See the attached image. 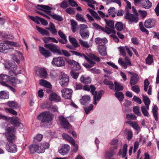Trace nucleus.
Wrapping results in <instances>:
<instances>
[{"label":"nucleus","mask_w":159,"mask_h":159,"mask_svg":"<svg viewBox=\"0 0 159 159\" xmlns=\"http://www.w3.org/2000/svg\"><path fill=\"white\" fill-rule=\"evenodd\" d=\"M49 26L50 27V31L52 34L54 35L57 34V31L54 25L51 22L49 25Z\"/></svg>","instance_id":"nucleus-47"},{"label":"nucleus","mask_w":159,"mask_h":159,"mask_svg":"<svg viewBox=\"0 0 159 159\" xmlns=\"http://www.w3.org/2000/svg\"><path fill=\"white\" fill-rule=\"evenodd\" d=\"M7 104L9 107L13 108L14 109H16L19 107L17 103L15 101H8L7 102Z\"/></svg>","instance_id":"nucleus-34"},{"label":"nucleus","mask_w":159,"mask_h":159,"mask_svg":"<svg viewBox=\"0 0 159 159\" xmlns=\"http://www.w3.org/2000/svg\"><path fill=\"white\" fill-rule=\"evenodd\" d=\"M137 117L132 114H128L127 115L126 118L128 119L135 120L136 119Z\"/></svg>","instance_id":"nucleus-61"},{"label":"nucleus","mask_w":159,"mask_h":159,"mask_svg":"<svg viewBox=\"0 0 159 159\" xmlns=\"http://www.w3.org/2000/svg\"><path fill=\"white\" fill-rule=\"evenodd\" d=\"M125 18L131 22H137L139 18L137 15L131 14L128 10L126 11L125 16Z\"/></svg>","instance_id":"nucleus-9"},{"label":"nucleus","mask_w":159,"mask_h":159,"mask_svg":"<svg viewBox=\"0 0 159 159\" xmlns=\"http://www.w3.org/2000/svg\"><path fill=\"white\" fill-rule=\"evenodd\" d=\"M131 89L133 91L137 93L139 92L140 90L139 86L137 85L132 86Z\"/></svg>","instance_id":"nucleus-62"},{"label":"nucleus","mask_w":159,"mask_h":159,"mask_svg":"<svg viewBox=\"0 0 159 159\" xmlns=\"http://www.w3.org/2000/svg\"><path fill=\"white\" fill-rule=\"evenodd\" d=\"M76 20L79 21L84 22H86L83 16L79 13H77L76 15Z\"/></svg>","instance_id":"nucleus-49"},{"label":"nucleus","mask_w":159,"mask_h":159,"mask_svg":"<svg viewBox=\"0 0 159 159\" xmlns=\"http://www.w3.org/2000/svg\"><path fill=\"white\" fill-rule=\"evenodd\" d=\"M139 26L140 27V29L141 31L146 33L147 34H148V31L143 27V24L142 22H139Z\"/></svg>","instance_id":"nucleus-58"},{"label":"nucleus","mask_w":159,"mask_h":159,"mask_svg":"<svg viewBox=\"0 0 159 159\" xmlns=\"http://www.w3.org/2000/svg\"><path fill=\"white\" fill-rule=\"evenodd\" d=\"M89 57V58L92 60H94L98 62L100 61V59L99 57L93 54H90Z\"/></svg>","instance_id":"nucleus-53"},{"label":"nucleus","mask_w":159,"mask_h":159,"mask_svg":"<svg viewBox=\"0 0 159 159\" xmlns=\"http://www.w3.org/2000/svg\"><path fill=\"white\" fill-rule=\"evenodd\" d=\"M79 27L80 28L79 32L85 31V30L88 28L87 25L83 24L79 25Z\"/></svg>","instance_id":"nucleus-57"},{"label":"nucleus","mask_w":159,"mask_h":159,"mask_svg":"<svg viewBox=\"0 0 159 159\" xmlns=\"http://www.w3.org/2000/svg\"><path fill=\"white\" fill-rule=\"evenodd\" d=\"M115 28L119 31L122 30L123 28V25L122 22H117L115 24Z\"/></svg>","instance_id":"nucleus-46"},{"label":"nucleus","mask_w":159,"mask_h":159,"mask_svg":"<svg viewBox=\"0 0 159 159\" xmlns=\"http://www.w3.org/2000/svg\"><path fill=\"white\" fill-rule=\"evenodd\" d=\"M115 95L120 101H122L124 98V95L122 92H116Z\"/></svg>","instance_id":"nucleus-48"},{"label":"nucleus","mask_w":159,"mask_h":159,"mask_svg":"<svg viewBox=\"0 0 159 159\" xmlns=\"http://www.w3.org/2000/svg\"><path fill=\"white\" fill-rule=\"evenodd\" d=\"M118 62L125 69H126L127 67V64L125 62L123 59L121 58H119Z\"/></svg>","instance_id":"nucleus-54"},{"label":"nucleus","mask_w":159,"mask_h":159,"mask_svg":"<svg viewBox=\"0 0 159 159\" xmlns=\"http://www.w3.org/2000/svg\"><path fill=\"white\" fill-rule=\"evenodd\" d=\"M128 73L132 75L131 77L130 84L131 85H133L137 84L139 80V78L137 74L134 73L128 72Z\"/></svg>","instance_id":"nucleus-15"},{"label":"nucleus","mask_w":159,"mask_h":159,"mask_svg":"<svg viewBox=\"0 0 159 159\" xmlns=\"http://www.w3.org/2000/svg\"><path fill=\"white\" fill-rule=\"evenodd\" d=\"M37 8L40 10L45 12L47 14L50 15L52 18L59 21H61L63 20L62 17L56 14H52L51 13V11L53 9L52 7L47 5H38L36 7Z\"/></svg>","instance_id":"nucleus-3"},{"label":"nucleus","mask_w":159,"mask_h":159,"mask_svg":"<svg viewBox=\"0 0 159 159\" xmlns=\"http://www.w3.org/2000/svg\"><path fill=\"white\" fill-rule=\"evenodd\" d=\"M98 52L99 54L102 56H105L107 53L106 49L104 47L98 46Z\"/></svg>","instance_id":"nucleus-38"},{"label":"nucleus","mask_w":159,"mask_h":159,"mask_svg":"<svg viewBox=\"0 0 159 159\" xmlns=\"http://www.w3.org/2000/svg\"><path fill=\"white\" fill-rule=\"evenodd\" d=\"M49 99L51 101L59 102L61 100L60 96L55 93H51L49 97Z\"/></svg>","instance_id":"nucleus-22"},{"label":"nucleus","mask_w":159,"mask_h":159,"mask_svg":"<svg viewBox=\"0 0 159 159\" xmlns=\"http://www.w3.org/2000/svg\"><path fill=\"white\" fill-rule=\"evenodd\" d=\"M127 147L128 146L126 144H124L123 146V149L120 150L118 155L119 156H121L123 158L125 157L127 154Z\"/></svg>","instance_id":"nucleus-23"},{"label":"nucleus","mask_w":159,"mask_h":159,"mask_svg":"<svg viewBox=\"0 0 159 159\" xmlns=\"http://www.w3.org/2000/svg\"><path fill=\"white\" fill-rule=\"evenodd\" d=\"M104 21L106 24V26L108 27L111 29H114L115 28L114 21L110 20H107L104 19Z\"/></svg>","instance_id":"nucleus-26"},{"label":"nucleus","mask_w":159,"mask_h":159,"mask_svg":"<svg viewBox=\"0 0 159 159\" xmlns=\"http://www.w3.org/2000/svg\"><path fill=\"white\" fill-rule=\"evenodd\" d=\"M44 46L53 52L57 53L59 55L62 54L60 48L54 44L47 43L45 44Z\"/></svg>","instance_id":"nucleus-7"},{"label":"nucleus","mask_w":159,"mask_h":159,"mask_svg":"<svg viewBox=\"0 0 159 159\" xmlns=\"http://www.w3.org/2000/svg\"><path fill=\"white\" fill-rule=\"evenodd\" d=\"M81 37L82 39H86L89 36L90 33L89 30H87L80 32H79Z\"/></svg>","instance_id":"nucleus-28"},{"label":"nucleus","mask_w":159,"mask_h":159,"mask_svg":"<svg viewBox=\"0 0 159 159\" xmlns=\"http://www.w3.org/2000/svg\"><path fill=\"white\" fill-rule=\"evenodd\" d=\"M62 136L63 138L65 140L68 141L70 142L72 144H75V141L73 139L69 136L68 135L64 133L62 135Z\"/></svg>","instance_id":"nucleus-25"},{"label":"nucleus","mask_w":159,"mask_h":159,"mask_svg":"<svg viewBox=\"0 0 159 159\" xmlns=\"http://www.w3.org/2000/svg\"><path fill=\"white\" fill-rule=\"evenodd\" d=\"M59 79L60 80V83L62 87H64L67 85L69 82V77L67 75L61 74Z\"/></svg>","instance_id":"nucleus-8"},{"label":"nucleus","mask_w":159,"mask_h":159,"mask_svg":"<svg viewBox=\"0 0 159 159\" xmlns=\"http://www.w3.org/2000/svg\"><path fill=\"white\" fill-rule=\"evenodd\" d=\"M38 120L41 121L42 123L44 125H52L53 115L49 111H45L39 114L37 117Z\"/></svg>","instance_id":"nucleus-2"},{"label":"nucleus","mask_w":159,"mask_h":159,"mask_svg":"<svg viewBox=\"0 0 159 159\" xmlns=\"http://www.w3.org/2000/svg\"><path fill=\"white\" fill-rule=\"evenodd\" d=\"M30 18L33 21L35 22L37 24H40V18L39 16H36L35 17L33 16H29Z\"/></svg>","instance_id":"nucleus-50"},{"label":"nucleus","mask_w":159,"mask_h":159,"mask_svg":"<svg viewBox=\"0 0 159 159\" xmlns=\"http://www.w3.org/2000/svg\"><path fill=\"white\" fill-rule=\"evenodd\" d=\"M90 98L88 95H85L83 96L80 99L81 103L83 105H85L89 103L90 101Z\"/></svg>","instance_id":"nucleus-24"},{"label":"nucleus","mask_w":159,"mask_h":159,"mask_svg":"<svg viewBox=\"0 0 159 159\" xmlns=\"http://www.w3.org/2000/svg\"><path fill=\"white\" fill-rule=\"evenodd\" d=\"M39 49L40 53L45 57L48 58L51 56L52 54L51 52L43 47L40 46L39 47Z\"/></svg>","instance_id":"nucleus-16"},{"label":"nucleus","mask_w":159,"mask_h":159,"mask_svg":"<svg viewBox=\"0 0 159 159\" xmlns=\"http://www.w3.org/2000/svg\"><path fill=\"white\" fill-rule=\"evenodd\" d=\"M37 30L41 34L43 35H49L50 33L48 31L45 29H43L40 27L36 26Z\"/></svg>","instance_id":"nucleus-42"},{"label":"nucleus","mask_w":159,"mask_h":159,"mask_svg":"<svg viewBox=\"0 0 159 159\" xmlns=\"http://www.w3.org/2000/svg\"><path fill=\"white\" fill-rule=\"evenodd\" d=\"M119 49L120 52V53L124 57L125 56L126 53L125 51V47H119Z\"/></svg>","instance_id":"nucleus-60"},{"label":"nucleus","mask_w":159,"mask_h":159,"mask_svg":"<svg viewBox=\"0 0 159 159\" xmlns=\"http://www.w3.org/2000/svg\"><path fill=\"white\" fill-rule=\"evenodd\" d=\"M9 95L7 92L4 91H2L0 92V99H7L9 98Z\"/></svg>","instance_id":"nucleus-29"},{"label":"nucleus","mask_w":159,"mask_h":159,"mask_svg":"<svg viewBox=\"0 0 159 159\" xmlns=\"http://www.w3.org/2000/svg\"><path fill=\"white\" fill-rule=\"evenodd\" d=\"M126 123L129 124L130 126L137 131L139 130V126L136 122L132 121H127Z\"/></svg>","instance_id":"nucleus-31"},{"label":"nucleus","mask_w":159,"mask_h":159,"mask_svg":"<svg viewBox=\"0 0 159 159\" xmlns=\"http://www.w3.org/2000/svg\"><path fill=\"white\" fill-rule=\"evenodd\" d=\"M156 21L153 19H149L146 20L144 23L145 27L147 28H150L154 26Z\"/></svg>","instance_id":"nucleus-18"},{"label":"nucleus","mask_w":159,"mask_h":159,"mask_svg":"<svg viewBox=\"0 0 159 159\" xmlns=\"http://www.w3.org/2000/svg\"><path fill=\"white\" fill-rule=\"evenodd\" d=\"M20 46L17 42L4 41L3 43H0V52L8 53L14 49L13 47H18Z\"/></svg>","instance_id":"nucleus-1"},{"label":"nucleus","mask_w":159,"mask_h":159,"mask_svg":"<svg viewBox=\"0 0 159 159\" xmlns=\"http://www.w3.org/2000/svg\"><path fill=\"white\" fill-rule=\"evenodd\" d=\"M60 6L61 7L64 9L68 7V3L66 0H64L60 4Z\"/></svg>","instance_id":"nucleus-64"},{"label":"nucleus","mask_w":159,"mask_h":159,"mask_svg":"<svg viewBox=\"0 0 159 159\" xmlns=\"http://www.w3.org/2000/svg\"><path fill=\"white\" fill-rule=\"evenodd\" d=\"M7 139L10 143L15 142V136L13 134H6Z\"/></svg>","instance_id":"nucleus-40"},{"label":"nucleus","mask_w":159,"mask_h":159,"mask_svg":"<svg viewBox=\"0 0 159 159\" xmlns=\"http://www.w3.org/2000/svg\"><path fill=\"white\" fill-rule=\"evenodd\" d=\"M133 111L134 113L138 116L141 115V113L139 111V109L138 107L135 106L133 108Z\"/></svg>","instance_id":"nucleus-59"},{"label":"nucleus","mask_w":159,"mask_h":159,"mask_svg":"<svg viewBox=\"0 0 159 159\" xmlns=\"http://www.w3.org/2000/svg\"><path fill=\"white\" fill-rule=\"evenodd\" d=\"M19 56L20 57L23 58L22 53L20 52H17V53L15 54H12V58L17 63L20 62V60L16 57V54Z\"/></svg>","instance_id":"nucleus-32"},{"label":"nucleus","mask_w":159,"mask_h":159,"mask_svg":"<svg viewBox=\"0 0 159 159\" xmlns=\"http://www.w3.org/2000/svg\"><path fill=\"white\" fill-rule=\"evenodd\" d=\"M146 63L148 64H151L152 63L153 60L152 56L150 54L148 55V57L146 59Z\"/></svg>","instance_id":"nucleus-55"},{"label":"nucleus","mask_w":159,"mask_h":159,"mask_svg":"<svg viewBox=\"0 0 159 159\" xmlns=\"http://www.w3.org/2000/svg\"><path fill=\"white\" fill-rule=\"evenodd\" d=\"M142 112L143 115L146 116H149V113L148 111V109L147 107L144 106H142L141 108Z\"/></svg>","instance_id":"nucleus-52"},{"label":"nucleus","mask_w":159,"mask_h":159,"mask_svg":"<svg viewBox=\"0 0 159 159\" xmlns=\"http://www.w3.org/2000/svg\"><path fill=\"white\" fill-rule=\"evenodd\" d=\"M53 66L57 67H61L65 66V61L62 57H55L51 62Z\"/></svg>","instance_id":"nucleus-6"},{"label":"nucleus","mask_w":159,"mask_h":159,"mask_svg":"<svg viewBox=\"0 0 159 159\" xmlns=\"http://www.w3.org/2000/svg\"><path fill=\"white\" fill-rule=\"evenodd\" d=\"M143 99L147 108L149 109V106L151 102L149 98L147 96L143 95Z\"/></svg>","instance_id":"nucleus-30"},{"label":"nucleus","mask_w":159,"mask_h":159,"mask_svg":"<svg viewBox=\"0 0 159 159\" xmlns=\"http://www.w3.org/2000/svg\"><path fill=\"white\" fill-rule=\"evenodd\" d=\"M115 86V91H119L120 90H122L123 89V86L121 85L119 83L116 82H115L114 83Z\"/></svg>","instance_id":"nucleus-44"},{"label":"nucleus","mask_w":159,"mask_h":159,"mask_svg":"<svg viewBox=\"0 0 159 159\" xmlns=\"http://www.w3.org/2000/svg\"><path fill=\"white\" fill-rule=\"evenodd\" d=\"M10 122L16 127H18L20 129H22L23 127V125L20 123V119L17 117L11 118Z\"/></svg>","instance_id":"nucleus-13"},{"label":"nucleus","mask_w":159,"mask_h":159,"mask_svg":"<svg viewBox=\"0 0 159 159\" xmlns=\"http://www.w3.org/2000/svg\"><path fill=\"white\" fill-rule=\"evenodd\" d=\"M73 91L71 89H64L61 91L62 96L66 99H71Z\"/></svg>","instance_id":"nucleus-11"},{"label":"nucleus","mask_w":159,"mask_h":159,"mask_svg":"<svg viewBox=\"0 0 159 159\" xmlns=\"http://www.w3.org/2000/svg\"><path fill=\"white\" fill-rule=\"evenodd\" d=\"M39 84L47 88H49L52 87V85L49 82L44 80L41 79L40 80Z\"/></svg>","instance_id":"nucleus-36"},{"label":"nucleus","mask_w":159,"mask_h":159,"mask_svg":"<svg viewBox=\"0 0 159 159\" xmlns=\"http://www.w3.org/2000/svg\"><path fill=\"white\" fill-rule=\"evenodd\" d=\"M158 108L156 105H155L152 109V112L153 116L155 117V120L156 121L158 120L157 117V110Z\"/></svg>","instance_id":"nucleus-45"},{"label":"nucleus","mask_w":159,"mask_h":159,"mask_svg":"<svg viewBox=\"0 0 159 159\" xmlns=\"http://www.w3.org/2000/svg\"><path fill=\"white\" fill-rule=\"evenodd\" d=\"M38 72L41 78H46L47 77V74L46 70L43 68H37L35 70L36 74H37Z\"/></svg>","instance_id":"nucleus-17"},{"label":"nucleus","mask_w":159,"mask_h":159,"mask_svg":"<svg viewBox=\"0 0 159 159\" xmlns=\"http://www.w3.org/2000/svg\"><path fill=\"white\" fill-rule=\"evenodd\" d=\"M79 41L81 45L84 48H88L90 47V45L88 42L83 41L81 39H79Z\"/></svg>","instance_id":"nucleus-41"},{"label":"nucleus","mask_w":159,"mask_h":159,"mask_svg":"<svg viewBox=\"0 0 159 159\" xmlns=\"http://www.w3.org/2000/svg\"><path fill=\"white\" fill-rule=\"evenodd\" d=\"M103 30H102V31L105 32L108 34H109L111 33H116V31L115 30H113V29H111L107 26H105V28H103Z\"/></svg>","instance_id":"nucleus-39"},{"label":"nucleus","mask_w":159,"mask_h":159,"mask_svg":"<svg viewBox=\"0 0 159 159\" xmlns=\"http://www.w3.org/2000/svg\"><path fill=\"white\" fill-rule=\"evenodd\" d=\"M88 10L92 16L97 20H100V17L98 16V15L96 11L90 8H88Z\"/></svg>","instance_id":"nucleus-33"},{"label":"nucleus","mask_w":159,"mask_h":159,"mask_svg":"<svg viewBox=\"0 0 159 159\" xmlns=\"http://www.w3.org/2000/svg\"><path fill=\"white\" fill-rule=\"evenodd\" d=\"M81 82L84 84H89L91 82V80L89 77H85L84 75H82L80 78Z\"/></svg>","instance_id":"nucleus-37"},{"label":"nucleus","mask_w":159,"mask_h":159,"mask_svg":"<svg viewBox=\"0 0 159 159\" xmlns=\"http://www.w3.org/2000/svg\"><path fill=\"white\" fill-rule=\"evenodd\" d=\"M49 144L47 143H44L39 144H33L31 145L29 149L31 153H34L35 152L38 153H43L45 149L48 148Z\"/></svg>","instance_id":"nucleus-4"},{"label":"nucleus","mask_w":159,"mask_h":159,"mask_svg":"<svg viewBox=\"0 0 159 159\" xmlns=\"http://www.w3.org/2000/svg\"><path fill=\"white\" fill-rule=\"evenodd\" d=\"M6 134H13V133L15 132V129L12 126L9 127L6 129Z\"/></svg>","instance_id":"nucleus-56"},{"label":"nucleus","mask_w":159,"mask_h":159,"mask_svg":"<svg viewBox=\"0 0 159 159\" xmlns=\"http://www.w3.org/2000/svg\"><path fill=\"white\" fill-rule=\"evenodd\" d=\"M140 4L143 7L149 9L152 6V3L149 0H142Z\"/></svg>","instance_id":"nucleus-19"},{"label":"nucleus","mask_w":159,"mask_h":159,"mask_svg":"<svg viewBox=\"0 0 159 159\" xmlns=\"http://www.w3.org/2000/svg\"><path fill=\"white\" fill-rule=\"evenodd\" d=\"M95 42L99 46H103L107 42L106 38H101L99 37L96 38L95 39Z\"/></svg>","instance_id":"nucleus-20"},{"label":"nucleus","mask_w":159,"mask_h":159,"mask_svg":"<svg viewBox=\"0 0 159 159\" xmlns=\"http://www.w3.org/2000/svg\"><path fill=\"white\" fill-rule=\"evenodd\" d=\"M70 148V147L68 145L63 144L59 149L58 152L61 155H65L68 153Z\"/></svg>","instance_id":"nucleus-12"},{"label":"nucleus","mask_w":159,"mask_h":159,"mask_svg":"<svg viewBox=\"0 0 159 159\" xmlns=\"http://www.w3.org/2000/svg\"><path fill=\"white\" fill-rule=\"evenodd\" d=\"M6 149L8 152L12 153L15 152L17 151L16 146L12 143L7 145Z\"/></svg>","instance_id":"nucleus-21"},{"label":"nucleus","mask_w":159,"mask_h":159,"mask_svg":"<svg viewBox=\"0 0 159 159\" xmlns=\"http://www.w3.org/2000/svg\"><path fill=\"white\" fill-rule=\"evenodd\" d=\"M21 82L17 79L13 77L10 78L9 83H10L13 86H16V84L21 83Z\"/></svg>","instance_id":"nucleus-35"},{"label":"nucleus","mask_w":159,"mask_h":159,"mask_svg":"<svg viewBox=\"0 0 159 159\" xmlns=\"http://www.w3.org/2000/svg\"><path fill=\"white\" fill-rule=\"evenodd\" d=\"M10 76L5 74L0 75V84L3 86H6L7 83H9Z\"/></svg>","instance_id":"nucleus-14"},{"label":"nucleus","mask_w":159,"mask_h":159,"mask_svg":"<svg viewBox=\"0 0 159 159\" xmlns=\"http://www.w3.org/2000/svg\"><path fill=\"white\" fill-rule=\"evenodd\" d=\"M69 38L70 41L75 48H77L80 46L77 40L75 38L70 36H69Z\"/></svg>","instance_id":"nucleus-27"},{"label":"nucleus","mask_w":159,"mask_h":159,"mask_svg":"<svg viewBox=\"0 0 159 159\" xmlns=\"http://www.w3.org/2000/svg\"><path fill=\"white\" fill-rule=\"evenodd\" d=\"M59 120L61 126L63 128L68 129L71 127L68 120L63 116H59Z\"/></svg>","instance_id":"nucleus-10"},{"label":"nucleus","mask_w":159,"mask_h":159,"mask_svg":"<svg viewBox=\"0 0 159 159\" xmlns=\"http://www.w3.org/2000/svg\"><path fill=\"white\" fill-rule=\"evenodd\" d=\"M71 25V29L73 32H75L76 30V26L77 25V23L74 20H70Z\"/></svg>","instance_id":"nucleus-43"},{"label":"nucleus","mask_w":159,"mask_h":159,"mask_svg":"<svg viewBox=\"0 0 159 159\" xmlns=\"http://www.w3.org/2000/svg\"><path fill=\"white\" fill-rule=\"evenodd\" d=\"M70 74L72 77L75 79H76L79 75V73H78L75 72L74 71H72L70 72Z\"/></svg>","instance_id":"nucleus-63"},{"label":"nucleus","mask_w":159,"mask_h":159,"mask_svg":"<svg viewBox=\"0 0 159 159\" xmlns=\"http://www.w3.org/2000/svg\"><path fill=\"white\" fill-rule=\"evenodd\" d=\"M43 135L40 134H38L34 138V141L35 142H37L40 141L43 138Z\"/></svg>","instance_id":"nucleus-51"},{"label":"nucleus","mask_w":159,"mask_h":159,"mask_svg":"<svg viewBox=\"0 0 159 159\" xmlns=\"http://www.w3.org/2000/svg\"><path fill=\"white\" fill-rule=\"evenodd\" d=\"M83 89L86 91H89L90 90V92L92 95L93 96V98L95 100H98L102 95V92L103 91H100L98 93V92L95 91V87L93 85H91L90 86L88 85H86L83 87Z\"/></svg>","instance_id":"nucleus-5"}]
</instances>
